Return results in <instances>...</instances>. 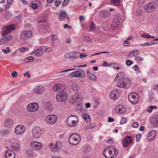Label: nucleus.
Segmentation results:
<instances>
[{
    "label": "nucleus",
    "instance_id": "f257e3e1",
    "mask_svg": "<svg viewBox=\"0 0 158 158\" xmlns=\"http://www.w3.org/2000/svg\"><path fill=\"white\" fill-rule=\"evenodd\" d=\"M81 140L80 135L77 133L72 134L69 137V142L72 145L77 144Z\"/></svg>",
    "mask_w": 158,
    "mask_h": 158
},
{
    "label": "nucleus",
    "instance_id": "f03ea898",
    "mask_svg": "<svg viewBox=\"0 0 158 158\" xmlns=\"http://www.w3.org/2000/svg\"><path fill=\"white\" fill-rule=\"evenodd\" d=\"M78 118L76 115H71L66 120V123L69 127L76 126L78 123Z\"/></svg>",
    "mask_w": 158,
    "mask_h": 158
},
{
    "label": "nucleus",
    "instance_id": "7ed1b4c3",
    "mask_svg": "<svg viewBox=\"0 0 158 158\" xmlns=\"http://www.w3.org/2000/svg\"><path fill=\"white\" fill-rule=\"evenodd\" d=\"M44 132V130L43 129L39 127H35L32 130L33 137L35 139H38L40 138Z\"/></svg>",
    "mask_w": 158,
    "mask_h": 158
},
{
    "label": "nucleus",
    "instance_id": "20e7f679",
    "mask_svg": "<svg viewBox=\"0 0 158 158\" xmlns=\"http://www.w3.org/2000/svg\"><path fill=\"white\" fill-rule=\"evenodd\" d=\"M131 83V81L129 79L125 78L118 82L117 85L118 87L120 88H128Z\"/></svg>",
    "mask_w": 158,
    "mask_h": 158
},
{
    "label": "nucleus",
    "instance_id": "39448f33",
    "mask_svg": "<svg viewBox=\"0 0 158 158\" xmlns=\"http://www.w3.org/2000/svg\"><path fill=\"white\" fill-rule=\"evenodd\" d=\"M68 96L65 92H61L56 95V99L57 101L64 102L68 99Z\"/></svg>",
    "mask_w": 158,
    "mask_h": 158
},
{
    "label": "nucleus",
    "instance_id": "423d86ee",
    "mask_svg": "<svg viewBox=\"0 0 158 158\" xmlns=\"http://www.w3.org/2000/svg\"><path fill=\"white\" fill-rule=\"evenodd\" d=\"M57 119V116L54 114L49 115L46 118V121L47 123L51 124H54Z\"/></svg>",
    "mask_w": 158,
    "mask_h": 158
},
{
    "label": "nucleus",
    "instance_id": "0eeeda50",
    "mask_svg": "<svg viewBox=\"0 0 158 158\" xmlns=\"http://www.w3.org/2000/svg\"><path fill=\"white\" fill-rule=\"evenodd\" d=\"M155 4L152 2L148 3L144 7L145 11L147 12H150L154 11L155 9Z\"/></svg>",
    "mask_w": 158,
    "mask_h": 158
},
{
    "label": "nucleus",
    "instance_id": "6e6552de",
    "mask_svg": "<svg viewBox=\"0 0 158 158\" xmlns=\"http://www.w3.org/2000/svg\"><path fill=\"white\" fill-rule=\"evenodd\" d=\"M16 26L14 24H10L9 26H7L5 28V30L2 32V35L3 36L6 34L9 33L10 30H14L16 28Z\"/></svg>",
    "mask_w": 158,
    "mask_h": 158
},
{
    "label": "nucleus",
    "instance_id": "1a4fd4ad",
    "mask_svg": "<svg viewBox=\"0 0 158 158\" xmlns=\"http://www.w3.org/2000/svg\"><path fill=\"white\" fill-rule=\"evenodd\" d=\"M39 109V106L36 103H30L27 106V110L29 112H34Z\"/></svg>",
    "mask_w": 158,
    "mask_h": 158
},
{
    "label": "nucleus",
    "instance_id": "9d476101",
    "mask_svg": "<svg viewBox=\"0 0 158 158\" xmlns=\"http://www.w3.org/2000/svg\"><path fill=\"white\" fill-rule=\"evenodd\" d=\"M81 94L80 93H76L71 97V99L73 102H79L82 100Z\"/></svg>",
    "mask_w": 158,
    "mask_h": 158
},
{
    "label": "nucleus",
    "instance_id": "9b49d317",
    "mask_svg": "<svg viewBox=\"0 0 158 158\" xmlns=\"http://www.w3.org/2000/svg\"><path fill=\"white\" fill-rule=\"evenodd\" d=\"M25 130V127L23 125H19L16 126L15 129V133L18 135L23 134Z\"/></svg>",
    "mask_w": 158,
    "mask_h": 158
},
{
    "label": "nucleus",
    "instance_id": "f8f14e48",
    "mask_svg": "<svg viewBox=\"0 0 158 158\" xmlns=\"http://www.w3.org/2000/svg\"><path fill=\"white\" fill-rule=\"evenodd\" d=\"M30 146L32 149L34 150H40L42 147V144L38 142H31L30 143Z\"/></svg>",
    "mask_w": 158,
    "mask_h": 158
},
{
    "label": "nucleus",
    "instance_id": "ddd939ff",
    "mask_svg": "<svg viewBox=\"0 0 158 158\" xmlns=\"http://www.w3.org/2000/svg\"><path fill=\"white\" fill-rule=\"evenodd\" d=\"M139 96L138 94L136 96L133 94H130L128 96V98L129 101L134 104H136L138 101Z\"/></svg>",
    "mask_w": 158,
    "mask_h": 158
},
{
    "label": "nucleus",
    "instance_id": "4468645a",
    "mask_svg": "<svg viewBox=\"0 0 158 158\" xmlns=\"http://www.w3.org/2000/svg\"><path fill=\"white\" fill-rule=\"evenodd\" d=\"M110 147L107 149H104L103 152V155L106 157L107 158H113V151L112 150H110L111 149H110Z\"/></svg>",
    "mask_w": 158,
    "mask_h": 158
},
{
    "label": "nucleus",
    "instance_id": "2eb2a0df",
    "mask_svg": "<svg viewBox=\"0 0 158 158\" xmlns=\"http://www.w3.org/2000/svg\"><path fill=\"white\" fill-rule=\"evenodd\" d=\"M32 35V33L31 31H25L22 32L20 35V38L22 39H26L29 38Z\"/></svg>",
    "mask_w": 158,
    "mask_h": 158
},
{
    "label": "nucleus",
    "instance_id": "dca6fc26",
    "mask_svg": "<svg viewBox=\"0 0 158 158\" xmlns=\"http://www.w3.org/2000/svg\"><path fill=\"white\" fill-rule=\"evenodd\" d=\"M119 96V92L117 89H113L111 92L110 94V96L111 98L114 100L118 99Z\"/></svg>",
    "mask_w": 158,
    "mask_h": 158
},
{
    "label": "nucleus",
    "instance_id": "f3484780",
    "mask_svg": "<svg viewBox=\"0 0 158 158\" xmlns=\"http://www.w3.org/2000/svg\"><path fill=\"white\" fill-rule=\"evenodd\" d=\"M15 154L12 150L8 149L5 151V156L6 158H15Z\"/></svg>",
    "mask_w": 158,
    "mask_h": 158
},
{
    "label": "nucleus",
    "instance_id": "a211bd4d",
    "mask_svg": "<svg viewBox=\"0 0 158 158\" xmlns=\"http://www.w3.org/2000/svg\"><path fill=\"white\" fill-rule=\"evenodd\" d=\"M124 140V143L123 146L126 147L128 146L131 143L132 140V138L130 136H127L123 139Z\"/></svg>",
    "mask_w": 158,
    "mask_h": 158
},
{
    "label": "nucleus",
    "instance_id": "6ab92c4d",
    "mask_svg": "<svg viewBox=\"0 0 158 158\" xmlns=\"http://www.w3.org/2000/svg\"><path fill=\"white\" fill-rule=\"evenodd\" d=\"M45 48V46H44L42 48H39L34 52L31 53V54L32 55L33 54L35 56L37 57L41 56L42 55V51Z\"/></svg>",
    "mask_w": 158,
    "mask_h": 158
},
{
    "label": "nucleus",
    "instance_id": "aec40b11",
    "mask_svg": "<svg viewBox=\"0 0 158 158\" xmlns=\"http://www.w3.org/2000/svg\"><path fill=\"white\" fill-rule=\"evenodd\" d=\"M156 134V131L155 130L150 131L148 134L147 139L149 141H152L154 138Z\"/></svg>",
    "mask_w": 158,
    "mask_h": 158
},
{
    "label": "nucleus",
    "instance_id": "412c9836",
    "mask_svg": "<svg viewBox=\"0 0 158 158\" xmlns=\"http://www.w3.org/2000/svg\"><path fill=\"white\" fill-rule=\"evenodd\" d=\"M75 77H80L81 78L84 77L85 76V73L84 71L81 69L79 71H76L74 72Z\"/></svg>",
    "mask_w": 158,
    "mask_h": 158
},
{
    "label": "nucleus",
    "instance_id": "4be33fe9",
    "mask_svg": "<svg viewBox=\"0 0 158 158\" xmlns=\"http://www.w3.org/2000/svg\"><path fill=\"white\" fill-rule=\"evenodd\" d=\"M61 148V142H57L56 143L53 147L52 148V151L57 152L59 151Z\"/></svg>",
    "mask_w": 158,
    "mask_h": 158
},
{
    "label": "nucleus",
    "instance_id": "5701e85b",
    "mask_svg": "<svg viewBox=\"0 0 158 158\" xmlns=\"http://www.w3.org/2000/svg\"><path fill=\"white\" fill-rule=\"evenodd\" d=\"M120 23L118 19H114L113 20L112 23L111 24V28L113 30L117 29Z\"/></svg>",
    "mask_w": 158,
    "mask_h": 158
},
{
    "label": "nucleus",
    "instance_id": "b1692460",
    "mask_svg": "<svg viewBox=\"0 0 158 158\" xmlns=\"http://www.w3.org/2000/svg\"><path fill=\"white\" fill-rule=\"evenodd\" d=\"M115 111L118 113L121 114L123 113L125 110V107L122 105H119L115 108Z\"/></svg>",
    "mask_w": 158,
    "mask_h": 158
},
{
    "label": "nucleus",
    "instance_id": "393cba45",
    "mask_svg": "<svg viewBox=\"0 0 158 158\" xmlns=\"http://www.w3.org/2000/svg\"><path fill=\"white\" fill-rule=\"evenodd\" d=\"M13 124L12 120L9 119H6L4 122V126L8 128L11 127L13 125Z\"/></svg>",
    "mask_w": 158,
    "mask_h": 158
},
{
    "label": "nucleus",
    "instance_id": "a878e982",
    "mask_svg": "<svg viewBox=\"0 0 158 158\" xmlns=\"http://www.w3.org/2000/svg\"><path fill=\"white\" fill-rule=\"evenodd\" d=\"M110 14V11L105 10H103L100 12V15L102 18H106Z\"/></svg>",
    "mask_w": 158,
    "mask_h": 158
},
{
    "label": "nucleus",
    "instance_id": "bb28decb",
    "mask_svg": "<svg viewBox=\"0 0 158 158\" xmlns=\"http://www.w3.org/2000/svg\"><path fill=\"white\" fill-rule=\"evenodd\" d=\"M44 107L45 110L48 111H51L53 109L52 104L49 102H45Z\"/></svg>",
    "mask_w": 158,
    "mask_h": 158
},
{
    "label": "nucleus",
    "instance_id": "cd10ccee",
    "mask_svg": "<svg viewBox=\"0 0 158 158\" xmlns=\"http://www.w3.org/2000/svg\"><path fill=\"white\" fill-rule=\"evenodd\" d=\"M87 75L88 77L91 80H95L96 78L97 77L95 75L92 74L89 72V70H88L87 72Z\"/></svg>",
    "mask_w": 158,
    "mask_h": 158
},
{
    "label": "nucleus",
    "instance_id": "c85d7f7f",
    "mask_svg": "<svg viewBox=\"0 0 158 158\" xmlns=\"http://www.w3.org/2000/svg\"><path fill=\"white\" fill-rule=\"evenodd\" d=\"M152 121L153 125L158 127V114L155 115L152 119Z\"/></svg>",
    "mask_w": 158,
    "mask_h": 158
},
{
    "label": "nucleus",
    "instance_id": "c756f323",
    "mask_svg": "<svg viewBox=\"0 0 158 158\" xmlns=\"http://www.w3.org/2000/svg\"><path fill=\"white\" fill-rule=\"evenodd\" d=\"M11 148L15 151H18L20 148V146L17 143H12L11 145Z\"/></svg>",
    "mask_w": 158,
    "mask_h": 158
},
{
    "label": "nucleus",
    "instance_id": "7c9ffc66",
    "mask_svg": "<svg viewBox=\"0 0 158 158\" xmlns=\"http://www.w3.org/2000/svg\"><path fill=\"white\" fill-rule=\"evenodd\" d=\"M82 116L87 122L89 123L90 122V118L89 114L84 113L82 114Z\"/></svg>",
    "mask_w": 158,
    "mask_h": 158
},
{
    "label": "nucleus",
    "instance_id": "2f4dec72",
    "mask_svg": "<svg viewBox=\"0 0 158 158\" xmlns=\"http://www.w3.org/2000/svg\"><path fill=\"white\" fill-rule=\"evenodd\" d=\"M48 29V27L44 24L42 25L40 27L39 31H40L44 32L46 31Z\"/></svg>",
    "mask_w": 158,
    "mask_h": 158
},
{
    "label": "nucleus",
    "instance_id": "473e14b6",
    "mask_svg": "<svg viewBox=\"0 0 158 158\" xmlns=\"http://www.w3.org/2000/svg\"><path fill=\"white\" fill-rule=\"evenodd\" d=\"M65 87L61 84L57 83L53 86V89H64Z\"/></svg>",
    "mask_w": 158,
    "mask_h": 158
},
{
    "label": "nucleus",
    "instance_id": "72a5a7b5",
    "mask_svg": "<svg viewBox=\"0 0 158 158\" xmlns=\"http://www.w3.org/2000/svg\"><path fill=\"white\" fill-rule=\"evenodd\" d=\"M110 149H111L114 150L113 154V158L115 157L117 155L118 152V149H116L115 147L113 146H110Z\"/></svg>",
    "mask_w": 158,
    "mask_h": 158
},
{
    "label": "nucleus",
    "instance_id": "f704fd0d",
    "mask_svg": "<svg viewBox=\"0 0 158 158\" xmlns=\"http://www.w3.org/2000/svg\"><path fill=\"white\" fill-rule=\"evenodd\" d=\"M67 15V14L64 11H62L59 13V15L61 19L65 18Z\"/></svg>",
    "mask_w": 158,
    "mask_h": 158
},
{
    "label": "nucleus",
    "instance_id": "c9c22d12",
    "mask_svg": "<svg viewBox=\"0 0 158 158\" xmlns=\"http://www.w3.org/2000/svg\"><path fill=\"white\" fill-rule=\"evenodd\" d=\"M34 59V58L32 56L27 57L25 59V61L29 62L33 61Z\"/></svg>",
    "mask_w": 158,
    "mask_h": 158
},
{
    "label": "nucleus",
    "instance_id": "e433bc0d",
    "mask_svg": "<svg viewBox=\"0 0 158 158\" xmlns=\"http://www.w3.org/2000/svg\"><path fill=\"white\" fill-rule=\"evenodd\" d=\"M110 2L114 6L118 5L120 3V0H110Z\"/></svg>",
    "mask_w": 158,
    "mask_h": 158
},
{
    "label": "nucleus",
    "instance_id": "4c0bfd02",
    "mask_svg": "<svg viewBox=\"0 0 158 158\" xmlns=\"http://www.w3.org/2000/svg\"><path fill=\"white\" fill-rule=\"evenodd\" d=\"M4 40H6V42L8 41L11 40L12 38V36L11 35H9L3 37Z\"/></svg>",
    "mask_w": 158,
    "mask_h": 158
},
{
    "label": "nucleus",
    "instance_id": "58836bf2",
    "mask_svg": "<svg viewBox=\"0 0 158 158\" xmlns=\"http://www.w3.org/2000/svg\"><path fill=\"white\" fill-rule=\"evenodd\" d=\"M156 106H151L147 108V110L149 112H151L154 109H156Z\"/></svg>",
    "mask_w": 158,
    "mask_h": 158
},
{
    "label": "nucleus",
    "instance_id": "ea45409f",
    "mask_svg": "<svg viewBox=\"0 0 158 158\" xmlns=\"http://www.w3.org/2000/svg\"><path fill=\"white\" fill-rule=\"evenodd\" d=\"M89 27L91 29L90 30L92 31H94L95 30L96 27L95 26V25L93 22H92L91 24L89 26Z\"/></svg>",
    "mask_w": 158,
    "mask_h": 158
},
{
    "label": "nucleus",
    "instance_id": "a19ab883",
    "mask_svg": "<svg viewBox=\"0 0 158 158\" xmlns=\"http://www.w3.org/2000/svg\"><path fill=\"white\" fill-rule=\"evenodd\" d=\"M141 36L144 38H150L151 35L145 33H144L141 35Z\"/></svg>",
    "mask_w": 158,
    "mask_h": 158
},
{
    "label": "nucleus",
    "instance_id": "79ce46f5",
    "mask_svg": "<svg viewBox=\"0 0 158 158\" xmlns=\"http://www.w3.org/2000/svg\"><path fill=\"white\" fill-rule=\"evenodd\" d=\"M39 22H44L46 21V18L44 16H41L39 17Z\"/></svg>",
    "mask_w": 158,
    "mask_h": 158
},
{
    "label": "nucleus",
    "instance_id": "37998d69",
    "mask_svg": "<svg viewBox=\"0 0 158 158\" xmlns=\"http://www.w3.org/2000/svg\"><path fill=\"white\" fill-rule=\"evenodd\" d=\"M155 43L153 42L152 43V41L147 42L143 44H141V46H147L151 45V44H154Z\"/></svg>",
    "mask_w": 158,
    "mask_h": 158
},
{
    "label": "nucleus",
    "instance_id": "c03bdc74",
    "mask_svg": "<svg viewBox=\"0 0 158 158\" xmlns=\"http://www.w3.org/2000/svg\"><path fill=\"white\" fill-rule=\"evenodd\" d=\"M0 133L3 135H6L8 134L9 132L7 130H3L1 131Z\"/></svg>",
    "mask_w": 158,
    "mask_h": 158
},
{
    "label": "nucleus",
    "instance_id": "a18cd8bd",
    "mask_svg": "<svg viewBox=\"0 0 158 158\" xmlns=\"http://www.w3.org/2000/svg\"><path fill=\"white\" fill-rule=\"evenodd\" d=\"M61 2L59 0H56L55 1L54 5L56 7H58V6L60 5Z\"/></svg>",
    "mask_w": 158,
    "mask_h": 158
},
{
    "label": "nucleus",
    "instance_id": "49530a36",
    "mask_svg": "<svg viewBox=\"0 0 158 158\" xmlns=\"http://www.w3.org/2000/svg\"><path fill=\"white\" fill-rule=\"evenodd\" d=\"M27 49L25 47H22L18 49V50L20 51L21 52L24 53Z\"/></svg>",
    "mask_w": 158,
    "mask_h": 158
},
{
    "label": "nucleus",
    "instance_id": "de8ad7c7",
    "mask_svg": "<svg viewBox=\"0 0 158 158\" xmlns=\"http://www.w3.org/2000/svg\"><path fill=\"white\" fill-rule=\"evenodd\" d=\"M34 92L37 94H41L44 91V89H34Z\"/></svg>",
    "mask_w": 158,
    "mask_h": 158
},
{
    "label": "nucleus",
    "instance_id": "09e8293b",
    "mask_svg": "<svg viewBox=\"0 0 158 158\" xmlns=\"http://www.w3.org/2000/svg\"><path fill=\"white\" fill-rule=\"evenodd\" d=\"M72 89H77L79 88V86L76 83H73L71 85Z\"/></svg>",
    "mask_w": 158,
    "mask_h": 158
},
{
    "label": "nucleus",
    "instance_id": "8fccbe9b",
    "mask_svg": "<svg viewBox=\"0 0 158 158\" xmlns=\"http://www.w3.org/2000/svg\"><path fill=\"white\" fill-rule=\"evenodd\" d=\"M5 18L6 19H9L11 18V15H9V13L8 12H6L5 14L4 15Z\"/></svg>",
    "mask_w": 158,
    "mask_h": 158
},
{
    "label": "nucleus",
    "instance_id": "3c124183",
    "mask_svg": "<svg viewBox=\"0 0 158 158\" xmlns=\"http://www.w3.org/2000/svg\"><path fill=\"white\" fill-rule=\"evenodd\" d=\"M141 135H142L140 134H138L137 135L136 138V140L137 142H138L139 141Z\"/></svg>",
    "mask_w": 158,
    "mask_h": 158
},
{
    "label": "nucleus",
    "instance_id": "603ef678",
    "mask_svg": "<svg viewBox=\"0 0 158 158\" xmlns=\"http://www.w3.org/2000/svg\"><path fill=\"white\" fill-rule=\"evenodd\" d=\"M79 53V52H70V54L71 55H73L75 56H78Z\"/></svg>",
    "mask_w": 158,
    "mask_h": 158
},
{
    "label": "nucleus",
    "instance_id": "864d4df0",
    "mask_svg": "<svg viewBox=\"0 0 158 158\" xmlns=\"http://www.w3.org/2000/svg\"><path fill=\"white\" fill-rule=\"evenodd\" d=\"M154 97V94L152 93H149V100L152 101Z\"/></svg>",
    "mask_w": 158,
    "mask_h": 158
},
{
    "label": "nucleus",
    "instance_id": "5fc2aeb1",
    "mask_svg": "<svg viewBox=\"0 0 158 158\" xmlns=\"http://www.w3.org/2000/svg\"><path fill=\"white\" fill-rule=\"evenodd\" d=\"M17 75H18L17 72L16 71H13L11 73V75L13 78L16 77H17Z\"/></svg>",
    "mask_w": 158,
    "mask_h": 158
},
{
    "label": "nucleus",
    "instance_id": "6e6d98bb",
    "mask_svg": "<svg viewBox=\"0 0 158 158\" xmlns=\"http://www.w3.org/2000/svg\"><path fill=\"white\" fill-rule=\"evenodd\" d=\"M126 121L127 120L125 118H122L120 121V124H123L125 123Z\"/></svg>",
    "mask_w": 158,
    "mask_h": 158
},
{
    "label": "nucleus",
    "instance_id": "4d7b16f0",
    "mask_svg": "<svg viewBox=\"0 0 158 158\" xmlns=\"http://www.w3.org/2000/svg\"><path fill=\"white\" fill-rule=\"evenodd\" d=\"M136 60L138 61H141L143 60V58L139 56H138L136 58Z\"/></svg>",
    "mask_w": 158,
    "mask_h": 158
},
{
    "label": "nucleus",
    "instance_id": "13d9d810",
    "mask_svg": "<svg viewBox=\"0 0 158 158\" xmlns=\"http://www.w3.org/2000/svg\"><path fill=\"white\" fill-rule=\"evenodd\" d=\"M130 43L127 40H126L124 41V43L123 44V45L124 46H128L130 45Z\"/></svg>",
    "mask_w": 158,
    "mask_h": 158
},
{
    "label": "nucleus",
    "instance_id": "bf43d9fd",
    "mask_svg": "<svg viewBox=\"0 0 158 158\" xmlns=\"http://www.w3.org/2000/svg\"><path fill=\"white\" fill-rule=\"evenodd\" d=\"M69 0H64L62 5L63 6H65L68 4L69 3Z\"/></svg>",
    "mask_w": 158,
    "mask_h": 158
},
{
    "label": "nucleus",
    "instance_id": "052dcab7",
    "mask_svg": "<svg viewBox=\"0 0 158 158\" xmlns=\"http://www.w3.org/2000/svg\"><path fill=\"white\" fill-rule=\"evenodd\" d=\"M6 42V40H4V37L0 39V44H2Z\"/></svg>",
    "mask_w": 158,
    "mask_h": 158
},
{
    "label": "nucleus",
    "instance_id": "680f3d73",
    "mask_svg": "<svg viewBox=\"0 0 158 158\" xmlns=\"http://www.w3.org/2000/svg\"><path fill=\"white\" fill-rule=\"evenodd\" d=\"M126 64L128 66H130L133 64V62L131 60H128L126 61Z\"/></svg>",
    "mask_w": 158,
    "mask_h": 158
},
{
    "label": "nucleus",
    "instance_id": "e2e57ef3",
    "mask_svg": "<svg viewBox=\"0 0 158 158\" xmlns=\"http://www.w3.org/2000/svg\"><path fill=\"white\" fill-rule=\"evenodd\" d=\"M45 47V48L44 50V51L45 52H49L51 51L52 50V48L51 47H48L47 48L46 47Z\"/></svg>",
    "mask_w": 158,
    "mask_h": 158
},
{
    "label": "nucleus",
    "instance_id": "0e129e2a",
    "mask_svg": "<svg viewBox=\"0 0 158 158\" xmlns=\"http://www.w3.org/2000/svg\"><path fill=\"white\" fill-rule=\"evenodd\" d=\"M119 78L120 80L123 79L124 76V74L123 72H120L119 73Z\"/></svg>",
    "mask_w": 158,
    "mask_h": 158
},
{
    "label": "nucleus",
    "instance_id": "69168bd1",
    "mask_svg": "<svg viewBox=\"0 0 158 158\" xmlns=\"http://www.w3.org/2000/svg\"><path fill=\"white\" fill-rule=\"evenodd\" d=\"M136 12L139 16L141 15L142 13V10L139 9H137L136 10Z\"/></svg>",
    "mask_w": 158,
    "mask_h": 158
},
{
    "label": "nucleus",
    "instance_id": "338daca9",
    "mask_svg": "<svg viewBox=\"0 0 158 158\" xmlns=\"http://www.w3.org/2000/svg\"><path fill=\"white\" fill-rule=\"evenodd\" d=\"M119 73L117 74L115 78L114 79V81H118L119 80H120V79L119 78Z\"/></svg>",
    "mask_w": 158,
    "mask_h": 158
},
{
    "label": "nucleus",
    "instance_id": "774afa93",
    "mask_svg": "<svg viewBox=\"0 0 158 158\" xmlns=\"http://www.w3.org/2000/svg\"><path fill=\"white\" fill-rule=\"evenodd\" d=\"M138 126L139 124L136 122H135L133 124V127L134 128H137L138 127Z\"/></svg>",
    "mask_w": 158,
    "mask_h": 158
}]
</instances>
